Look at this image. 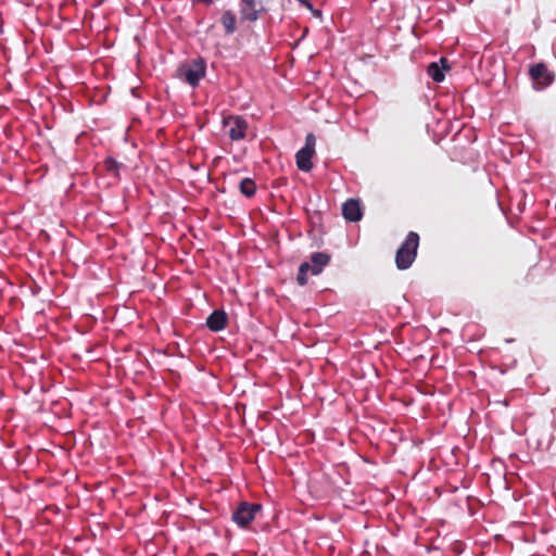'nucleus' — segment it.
Returning a JSON list of instances; mask_svg holds the SVG:
<instances>
[{"mask_svg": "<svg viewBox=\"0 0 556 556\" xmlns=\"http://www.w3.org/2000/svg\"><path fill=\"white\" fill-rule=\"evenodd\" d=\"M419 244V237L416 232H409L396 252L395 263L400 269H407L414 262Z\"/></svg>", "mask_w": 556, "mask_h": 556, "instance_id": "1", "label": "nucleus"}, {"mask_svg": "<svg viewBox=\"0 0 556 556\" xmlns=\"http://www.w3.org/2000/svg\"><path fill=\"white\" fill-rule=\"evenodd\" d=\"M204 75L205 63L202 59L186 62L177 70V76L192 87L197 86Z\"/></svg>", "mask_w": 556, "mask_h": 556, "instance_id": "2", "label": "nucleus"}, {"mask_svg": "<svg viewBox=\"0 0 556 556\" xmlns=\"http://www.w3.org/2000/svg\"><path fill=\"white\" fill-rule=\"evenodd\" d=\"M329 255L325 253H314L311 257V263H303L300 266L298 282L300 286H304L307 282V273L312 275H318L321 273L323 267L329 263Z\"/></svg>", "mask_w": 556, "mask_h": 556, "instance_id": "3", "label": "nucleus"}, {"mask_svg": "<svg viewBox=\"0 0 556 556\" xmlns=\"http://www.w3.org/2000/svg\"><path fill=\"white\" fill-rule=\"evenodd\" d=\"M261 508L262 506L260 504L243 502L238 506L232 518L239 526L247 527L252 520H254Z\"/></svg>", "mask_w": 556, "mask_h": 556, "instance_id": "4", "label": "nucleus"}, {"mask_svg": "<svg viewBox=\"0 0 556 556\" xmlns=\"http://www.w3.org/2000/svg\"><path fill=\"white\" fill-rule=\"evenodd\" d=\"M223 125L227 128L231 140H240L245 136L247 122L239 116H228L223 119Z\"/></svg>", "mask_w": 556, "mask_h": 556, "instance_id": "5", "label": "nucleus"}, {"mask_svg": "<svg viewBox=\"0 0 556 556\" xmlns=\"http://www.w3.org/2000/svg\"><path fill=\"white\" fill-rule=\"evenodd\" d=\"M530 76L535 84L536 89H543L552 84L554 75L551 74L546 66L539 63L530 68Z\"/></svg>", "mask_w": 556, "mask_h": 556, "instance_id": "6", "label": "nucleus"}, {"mask_svg": "<svg viewBox=\"0 0 556 556\" xmlns=\"http://www.w3.org/2000/svg\"><path fill=\"white\" fill-rule=\"evenodd\" d=\"M262 10L255 0H241L240 14L241 21L254 22L258 18V13Z\"/></svg>", "mask_w": 556, "mask_h": 556, "instance_id": "7", "label": "nucleus"}, {"mask_svg": "<svg viewBox=\"0 0 556 556\" xmlns=\"http://www.w3.org/2000/svg\"><path fill=\"white\" fill-rule=\"evenodd\" d=\"M342 214L350 222H358L363 216L359 202L353 199L346 201L342 206Z\"/></svg>", "mask_w": 556, "mask_h": 556, "instance_id": "8", "label": "nucleus"}, {"mask_svg": "<svg viewBox=\"0 0 556 556\" xmlns=\"http://www.w3.org/2000/svg\"><path fill=\"white\" fill-rule=\"evenodd\" d=\"M227 315L224 311H214L207 318L206 325L212 331H219L225 328Z\"/></svg>", "mask_w": 556, "mask_h": 556, "instance_id": "9", "label": "nucleus"}, {"mask_svg": "<svg viewBox=\"0 0 556 556\" xmlns=\"http://www.w3.org/2000/svg\"><path fill=\"white\" fill-rule=\"evenodd\" d=\"M313 155H314L313 151H309V150H306L303 148L300 151H298L295 157H296V165H298L299 169H301L303 172H309L313 167V164L311 161Z\"/></svg>", "mask_w": 556, "mask_h": 556, "instance_id": "10", "label": "nucleus"}, {"mask_svg": "<svg viewBox=\"0 0 556 556\" xmlns=\"http://www.w3.org/2000/svg\"><path fill=\"white\" fill-rule=\"evenodd\" d=\"M222 23L227 34H232L236 30V15L231 11H226L222 16Z\"/></svg>", "mask_w": 556, "mask_h": 556, "instance_id": "11", "label": "nucleus"}, {"mask_svg": "<svg viewBox=\"0 0 556 556\" xmlns=\"http://www.w3.org/2000/svg\"><path fill=\"white\" fill-rule=\"evenodd\" d=\"M428 74L434 81H442L444 79V74L442 72L441 66L438 63H431L428 66Z\"/></svg>", "mask_w": 556, "mask_h": 556, "instance_id": "12", "label": "nucleus"}, {"mask_svg": "<svg viewBox=\"0 0 556 556\" xmlns=\"http://www.w3.org/2000/svg\"><path fill=\"white\" fill-rule=\"evenodd\" d=\"M255 184L250 178H245L240 182V191L247 197H252L255 193Z\"/></svg>", "mask_w": 556, "mask_h": 556, "instance_id": "13", "label": "nucleus"}, {"mask_svg": "<svg viewBox=\"0 0 556 556\" xmlns=\"http://www.w3.org/2000/svg\"><path fill=\"white\" fill-rule=\"evenodd\" d=\"M316 138L313 134H308L305 139V146L303 149L315 152Z\"/></svg>", "mask_w": 556, "mask_h": 556, "instance_id": "14", "label": "nucleus"}, {"mask_svg": "<svg viewBox=\"0 0 556 556\" xmlns=\"http://www.w3.org/2000/svg\"><path fill=\"white\" fill-rule=\"evenodd\" d=\"M106 165H108V168L110 170H116L117 169V163L114 160H112V159L106 161Z\"/></svg>", "mask_w": 556, "mask_h": 556, "instance_id": "15", "label": "nucleus"}, {"mask_svg": "<svg viewBox=\"0 0 556 556\" xmlns=\"http://www.w3.org/2000/svg\"><path fill=\"white\" fill-rule=\"evenodd\" d=\"M300 2H301L303 5H305L307 9L312 10L316 16H320V12H319V11H314V10L312 9L311 3H309L308 1H306V0H300Z\"/></svg>", "mask_w": 556, "mask_h": 556, "instance_id": "16", "label": "nucleus"}, {"mask_svg": "<svg viewBox=\"0 0 556 556\" xmlns=\"http://www.w3.org/2000/svg\"><path fill=\"white\" fill-rule=\"evenodd\" d=\"M440 63H441V65H442V66H441V68H443V70H447V68H448V66H447V64H446V63H447V60H446V59L442 58V59L440 60Z\"/></svg>", "mask_w": 556, "mask_h": 556, "instance_id": "17", "label": "nucleus"}]
</instances>
